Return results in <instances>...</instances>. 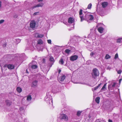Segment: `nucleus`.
<instances>
[{
  "mask_svg": "<svg viewBox=\"0 0 122 122\" xmlns=\"http://www.w3.org/2000/svg\"><path fill=\"white\" fill-rule=\"evenodd\" d=\"M83 18L84 19V20H86L88 22L89 20H93L94 17L93 15L90 14L89 13H87L85 14Z\"/></svg>",
  "mask_w": 122,
  "mask_h": 122,
  "instance_id": "3",
  "label": "nucleus"
},
{
  "mask_svg": "<svg viewBox=\"0 0 122 122\" xmlns=\"http://www.w3.org/2000/svg\"><path fill=\"white\" fill-rule=\"evenodd\" d=\"M1 1H0V8L1 6Z\"/></svg>",
  "mask_w": 122,
  "mask_h": 122,
  "instance_id": "51",
  "label": "nucleus"
},
{
  "mask_svg": "<svg viewBox=\"0 0 122 122\" xmlns=\"http://www.w3.org/2000/svg\"><path fill=\"white\" fill-rule=\"evenodd\" d=\"M43 0H38V2H40L41 1H42Z\"/></svg>",
  "mask_w": 122,
  "mask_h": 122,
  "instance_id": "53",
  "label": "nucleus"
},
{
  "mask_svg": "<svg viewBox=\"0 0 122 122\" xmlns=\"http://www.w3.org/2000/svg\"><path fill=\"white\" fill-rule=\"evenodd\" d=\"M17 17V16L16 15L15 16H14V17H15V18H16Z\"/></svg>",
  "mask_w": 122,
  "mask_h": 122,
  "instance_id": "55",
  "label": "nucleus"
},
{
  "mask_svg": "<svg viewBox=\"0 0 122 122\" xmlns=\"http://www.w3.org/2000/svg\"><path fill=\"white\" fill-rule=\"evenodd\" d=\"M92 77L95 78L99 76V71L96 68H93L92 70Z\"/></svg>",
  "mask_w": 122,
  "mask_h": 122,
  "instance_id": "5",
  "label": "nucleus"
},
{
  "mask_svg": "<svg viewBox=\"0 0 122 122\" xmlns=\"http://www.w3.org/2000/svg\"><path fill=\"white\" fill-rule=\"evenodd\" d=\"M118 57V55L117 53L116 54L115 56V58L116 59H117Z\"/></svg>",
  "mask_w": 122,
  "mask_h": 122,
  "instance_id": "37",
  "label": "nucleus"
},
{
  "mask_svg": "<svg viewBox=\"0 0 122 122\" xmlns=\"http://www.w3.org/2000/svg\"><path fill=\"white\" fill-rule=\"evenodd\" d=\"M29 7H28V8H28V9H29Z\"/></svg>",
  "mask_w": 122,
  "mask_h": 122,
  "instance_id": "60",
  "label": "nucleus"
},
{
  "mask_svg": "<svg viewBox=\"0 0 122 122\" xmlns=\"http://www.w3.org/2000/svg\"><path fill=\"white\" fill-rule=\"evenodd\" d=\"M111 57V56H110L108 54H107L105 56V58L106 59H107L109 58H110Z\"/></svg>",
  "mask_w": 122,
  "mask_h": 122,
  "instance_id": "30",
  "label": "nucleus"
},
{
  "mask_svg": "<svg viewBox=\"0 0 122 122\" xmlns=\"http://www.w3.org/2000/svg\"><path fill=\"white\" fill-rule=\"evenodd\" d=\"M82 9H80L79 12V15L81 19V21L82 22L84 20V19L83 18L84 16V15H82Z\"/></svg>",
  "mask_w": 122,
  "mask_h": 122,
  "instance_id": "9",
  "label": "nucleus"
},
{
  "mask_svg": "<svg viewBox=\"0 0 122 122\" xmlns=\"http://www.w3.org/2000/svg\"><path fill=\"white\" fill-rule=\"evenodd\" d=\"M51 92H47L46 96L44 98L47 104L51 107L53 105V100L52 97L51 96Z\"/></svg>",
  "mask_w": 122,
  "mask_h": 122,
  "instance_id": "2",
  "label": "nucleus"
},
{
  "mask_svg": "<svg viewBox=\"0 0 122 122\" xmlns=\"http://www.w3.org/2000/svg\"><path fill=\"white\" fill-rule=\"evenodd\" d=\"M4 21V20H0V24L3 23Z\"/></svg>",
  "mask_w": 122,
  "mask_h": 122,
  "instance_id": "43",
  "label": "nucleus"
},
{
  "mask_svg": "<svg viewBox=\"0 0 122 122\" xmlns=\"http://www.w3.org/2000/svg\"><path fill=\"white\" fill-rule=\"evenodd\" d=\"M108 3L106 2H104L102 4V6L103 8H105L107 7L108 5Z\"/></svg>",
  "mask_w": 122,
  "mask_h": 122,
  "instance_id": "19",
  "label": "nucleus"
},
{
  "mask_svg": "<svg viewBox=\"0 0 122 122\" xmlns=\"http://www.w3.org/2000/svg\"><path fill=\"white\" fill-rule=\"evenodd\" d=\"M92 5L91 3H90L88 5L87 8L89 9H90L91 8Z\"/></svg>",
  "mask_w": 122,
  "mask_h": 122,
  "instance_id": "32",
  "label": "nucleus"
},
{
  "mask_svg": "<svg viewBox=\"0 0 122 122\" xmlns=\"http://www.w3.org/2000/svg\"><path fill=\"white\" fill-rule=\"evenodd\" d=\"M36 62L35 61H32L29 65V68L33 70L37 68L38 66L36 65Z\"/></svg>",
  "mask_w": 122,
  "mask_h": 122,
  "instance_id": "4",
  "label": "nucleus"
},
{
  "mask_svg": "<svg viewBox=\"0 0 122 122\" xmlns=\"http://www.w3.org/2000/svg\"><path fill=\"white\" fill-rule=\"evenodd\" d=\"M122 71L121 70H120L117 71V73L119 74H120L121 73Z\"/></svg>",
  "mask_w": 122,
  "mask_h": 122,
  "instance_id": "41",
  "label": "nucleus"
},
{
  "mask_svg": "<svg viewBox=\"0 0 122 122\" xmlns=\"http://www.w3.org/2000/svg\"><path fill=\"white\" fill-rule=\"evenodd\" d=\"M6 43H4L3 45V47L4 48H5L6 46Z\"/></svg>",
  "mask_w": 122,
  "mask_h": 122,
  "instance_id": "40",
  "label": "nucleus"
},
{
  "mask_svg": "<svg viewBox=\"0 0 122 122\" xmlns=\"http://www.w3.org/2000/svg\"><path fill=\"white\" fill-rule=\"evenodd\" d=\"M64 61H63V59L61 58L60 59V60L59 61V63L61 65H62L63 64Z\"/></svg>",
  "mask_w": 122,
  "mask_h": 122,
  "instance_id": "29",
  "label": "nucleus"
},
{
  "mask_svg": "<svg viewBox=\"0 0 122 122\" xmlns=\"http://www.w3.org/2000/svg\"><path fill=\"white\" fill-rule=\"evenodd\" d=\"M58 71L59 74H60V73L61 71V69H60L59 70H58Z\"/></svg>",
  "mask_w": 122,
  "mask_h": 122,
  "instance_id": "48",
  "label": "nucleus"
},
{
  "mask_svg": "<svg viewBox=\"0 0 122 122\" xmlns=\"http://www.w3.org/2000/svg\"><path fill=\"white\" fill-rule=\"evenodd\" d=\"M24 4L25 5H29V3H28L27 1H25V2Z\"/></svg>",
  "mask_w": 122,
  "mask_h": 122,
  "instance_id": "42",
  "label": "nucleus"
},
{
  "mask_svg": "<svg viewBox=\"0 0 122 122\" xmlns=\"http://www.w3.org/2000/svg\"><path fill=\"white\" fill-rule=\"evenodd\" d=\"M108 122H112V120L110 119H109L108 120Z\"/></svg>",
  "mask_w": 122,
  "mask_h": 122,
  "instance_id": "49",
  "label": "nucleus"
},
{
  "mask_svg": "<svg viewBox=\"0 0 122 122\" xmlns=\"http://www.w3.org/2000/svg\"><path fill=\"white\" fill-rule=\"evenodd\" d=\"M100 99V97H97L96 98L95 101L97 103L99 104V103Z\"/></svg>",
  "mask_w": 122,
  "mask_h": 122,
  "instance_id": "25",
  "label": "nucleus"
},
{
  "mask_svg": "<svg viewBox=\"0 0 122 122\" xmlns=\"http://www.w3.org/2000/svg\"><path fill=\"white\" fill-rule=\"evenodd\" d=\"M107 83H106L102 87V88L101 89V90H105V89H106V86H107Z\"/></svg>",
  "mask_w": 122,
  "mask_h": 122,
  "instance_id": "26",
  "label": "nucleus"
},
{
  "mask_svg": "<svg viewBox=\"0 0 122 122\" xmlns=\"http://www.w3.org/2000/svg\"><path fill=\"white\" fill-rule=\"evenodd\" d=\"M68 21L69 23H72L74 22V20L73 18L71 17L68 18Z\"/></svg>",
  "mask_w": 122,
  "mask_h": 122,
  "instance_id": "16",
  "label": "nucleus"
},
{
  "mask_svg": "<svg viewBox=\"0 0 122 122\" xmlns=\"http://www.w3.org/2000/svg\"><path fill=\"white\" fill-rule=\"evenodd\" d=\"M16 43H18L20 42L21 40L19 39H16Z\"/></svg>",
  "mask_w": 122,
  "mask_h": 122,
  "instance_id": "35",
  "label": "nucleus"
},
{
  "mask_svg": "<svg viewBox=\"0 0 122 122\" xmlns=\"http://www.w3.org/2000/svg\"><path fill=\"white\" fill-rule=\"evenodd\" d=\"M102 83H100L97 86L94 87V90H96L100 86L102 85Z\"/></svg>",
  "mask_w": 122,
  "mask_h": 122,
  "instance_id": "28",
  "label": "nucleus"
},
{
  "mask_svg": "<svg viewBox=\"0 0 122 122\" xmlns=\"http://www.w3.org/2000/svg\"><path fill=\"white\" fill-rule=\"evenodd\" d=\"M26 49L27 50H30L31 51H33L34 50V48L32 45L31 44L30 45L29 47H27Z\"/></svg>",
  "mask_w": 122,
  "mask_h": 122,
  "instance_id": "21",
  "label": "nucleus"
},
{
  "mask_svg": "<svg viewBox=\"0 0 122 122\" xmlns=\"http://www.w3.org/2000/svg\"><path fill=\"white\" fill-rule=\"evenodd\" d=\"M78 58V56L76 55H73L71 56L70 57V60L73 61L77 60Z\"/></svg>",
  "mask_w": 122,
  "mask_h": 122,
  "instance_id": "10",
  "label": "nucleus"
},
{
  "mask_svg": "<svg viewBox=\"0 0 122 122\" xmlns=\"http://www.w3.org/2000/svg\"><path fill=\"white\" fill-rule=\"evenodd\" d=\"M32 99V97L31 95H29L27 96V97L26 100L28 101H30Z\"/></svg>",
  "mask_w": 122,
  "mask_h": 122,
  "instance_id": "23",
  "label": "nucleus"
},
{
  "mask_svg": "<svg viewBox=\"0 0 122 122\" xmlns=\"http://www.w3.org/2000/svg\"><path fill=\"white\" fill-rule=\"evenodd\" d=\"M97 30L99 33H102L103 32L104 28L102 27H99L98 28Z\"/></svg>",
  "mask_w": 122,
  "mask_h": 122,
  "instance_id": "18",
  "label": "nucleus"
},
{
  "mask_svg": "<svg viewBox=\"0 0 122 122\" xmlns=\"http://www.w3.org/2000/svg\"><path fill=\"white\" fill-rule=\"evenodd\" d=\"M74 24H73V27H71V29H69V30H72V29H73L74 28Z\"/></svg>",
  "mask_w": 122,
  "mask_h": 122,
  "instance_id": "39",
  "label": "nucleus"
},
{
  "mask_svg": "<svg viewBox=\"0 0 122 122\" xmlns=\"http://www.w3.org/2000/svg\"><path fill=\"white\" fill-rule=\"evenodd\" d=\"M24 122H26L25 121H24Z\"/></svg>",
  "mask_w": 122,
  "mask_h": 122,
  "instance_id": "59",
  "label": "nucleus"
},
{
  "mask_svg": "<svg viewBox=\"0 0 122 122\" xmlns=\"http://www.w3.org/2000/svg\"><path fill=\"white\" fill-rule=\"evenodd\" d=\"M43 43V41L42 39H38L37 41V44L39 45H41Z\"/></svg>",
  "mask_w": 122,
  "mask_h": 122,
  "instance_id": "22",
  "label": "nucleus"
},
{
  "mask_svg": "<svg viewBox=\"0 0 122 122\" xmlns=\"http://www.w3.org/2000/svg\"><path fill=\"white\" fill-rule=\"evenodd\" d=\"M71 51V50L68 49H66L65 50V52L67 54H69Z\"/></svg>",
  "mask_w": 122,
  "mask_h": 122,
  "instance_id": "27",
  "label": "nucleus"
},
{
  "mask_svg": "<svg viewBox=\"0 0 122 122\" xmlns=\"http://www.w3.org/2000/svg\"><path fill=\"white\" fill-rule=\"evenodd\" d=\"M34 36L36 37L42 38L43 37L44 35L37 33L34 34Z\"/></svg>",
  "mask_w": 122,
  "mask_h": 122,
  "instance_id": "15",
  "label": "nucleus"
},
{
  "mask_svg": "<svg viewBox=\"0 0 122 122\" xmlns=\"http://www.w3.org/2000/svg\"><path fill=\"white\" fill-rule=\"evenodd\" d=\"M16 90L19 93H20L22 91V88L19 87H18L16 88Z\"/></svg>",
  "mask_w": 122,
  "mask_h": 122,
  "instance_id": "24",
  "label": "nucleus"
},
{
  "mask_svg": "<svg viewBox=\"0 0 122 122\" xmlns=\"http://www.w3.org/2000/svg\"><path fill=\"white\" fill-rule=\"evenodd\" d=\"M48 43L49 44H51V40H47Z\"/></svg>",
  "mask_w": 122,
  "mask_h": 122,
  "instance_id": "44",
  "label": "nucleus"
},
{
  "mask_svg": "<svg viewBox=\"0 0 122 122\" xmlns=\"http://www.w3.org/2000/svg\"><path fill=\"white\" fill-rule=\"evenodd\" d=\"M66 77V76L62 74L60 77H58V79L60 82H62L64 81Z\"/></svg>",
  "mask_w": 122,
  "mask_h": 122,
  "instance_id": "7",
  "label": "nucleus"
},
{
  "mask_svg": "<svg viewBox=\"0 0 122 122\" xmlns=\"http://www.w3.org/2000/svg\"><path fill=\"white\" fill-rule=\"evenodd\" d=\"M95 53L93 52H91L90 54V55L92 57L95 54Z\"/></svg>",
  "mask_w": 122,
  "mask_h": 122,
  "instance_id": "38",
  "label": "nucleus"
},
{
  "mask_svg": "<svg viewBox=\"0 0 122 122\" xmlns=\"http://www.w3.org/2000/svg\"><path fill=\"white\" fill-rule=\"evenodd\" d=\"M26 73H28V72L27 71V69L26 70Z\"/></svg>",
  "mask_w": 122,
  "mask_h": 122,
  "instance_id": "54",
  "label": "nucleus"
},
{
  "mask_svg": "<svg viewBox=\"0 0 122 122\" xmlns=\"http://www.w3.org/2000/svg\"><path fill=\"white\" fill-rule=\"evenodd\" d=\"M16 56L19 57L22 60L25 59L26 56L24 53L19 55H5L3 58V59L5 62L6 61H10L12 59H15Z\"/></svg>",
  "mask_w": 122,
  "mask_h": 122,
  "instance_id": "1",
  "label": "nucleus"
},
{
  "mask_svg": "<svg viewBox=\"0 0 122 122\" xmlns=\"http://www.w3.org/2000/svg\"><path fill=\"white\" fill-rule=\"evenodd\" d=\"M77 37L76 36H74L73 38H71L70 40L71 43H75L77 42Z\"/></svg>",
  "mask_w": 122,
  "mask_h": 122,
  "instance_id": "12",
  "label": "nucleus"
},
{
  "mask_svg": "<svg viewBox=\"0 0 122 122\" xmlns=\"http://www.w3.org/2000/svg\"><path fill=\"white\" fill-rule=\"evenodd\" d=\"M71 50H72L73 51L75 50V49L74 47H72L71 48Z\"/></svg>",
  "mask_w": 122,
  "mask_h": 122,
  "instance_id": "45",
  "label": "nucleus"
},
{
  "mask_svg": "<svg viewBox=\"0 0 122 122\" xmlns=\"http://www.w3.org/2000/svg\"><path fill=\"white\" fill-rule=\"evenodd\" d=\"M6 66L9 69H14V66L12 64H10L8 65H7Z\"/></svg>",
  "mask_w": 122,
  "mask_h": 122,
  "instance_id": "14",
  "label": "nucleus"
},
{
  "mask_svg": "<svg viewBox=\"0 0 122 122\" xmlns=\"http://www.w3.org/2000/svg\"><path fill=\"white\" fill-rule=\"evenodd\" d=\"M98 24H97V26H96V27H98Z\"/></svg>",
  "mask_w": 122,
  "mask_h": 122,
  "instance_id": "56",
  "label": "nucleus"
},
{
  "mask_svg": "<svg viewBox=\"0 0 122 122\" xmlns=\"http://www.w3.org/2000/svg\"><path fill=\"white\" fill-rule=\"evenodd\" d=\"M81 113V112L80 111H78L77 112L76 115L78 116H80Z\"/></svg>",
  "mask_w": 122,
  "mask_h": 122,
  "instance_id": "33",
  "label": "nucleus"
},
{
  "mask_svg": "<svg viewBox=\"0 0 122 122\" xmlns=\"http://www.w3.org/2000/svg\"><path fill=\"white\" fill-rule=\"evenodd\" d=\"M5 102L6 103L7 105L8 106H10L12 103L11 101L8 100H6L5 101Z\"/></svg>",
  "mask_w": 122,
  "mask_h": 122,
  "instance_id": "20",
  "label": "nucleus"
},
{
  "mask_svg": "<svg viewBox=\"0 0 122 122\" xmlns=\"http://www.w3.org/2000/svg\"><path fill=\"white\" fill-rule=\"evenodd\" d=\"M44 4L42 3H39L33 6L32 7V9H34L36 7H42L43 5Z\"/></svg>",
  "mask_w": 122,
  "mask_h": 122,
  "instance_id": "13",
  "label": "nucleus"
},
{
  "mask_svg": "<svg viewBox=\"0 0 122 122\" xmlns=\"http://www.w3.org/2000/svg\"><path fill=\"white\" fill-rule=\"evenodd\" d=\"M100 49V47H98L97 48H96V49H97V50H98V49L99 50V49Z\"/></svg>",
  "mask_w": 122,
  "mask_h": 122,
  "instance_id": "52",
  "label": "nucleus"
},
{
  "mask_svg": "<svg viewBox=\"0 0 122 122\" xmlns=\"http://www.w3.org/2000/svg\"><path fill=\"white\" fill-rule=\"evenodd\" d=\"M86 38V37L85 36H84V38Z\"/></svg>",
  "mask_w": 122,
  "mask_h": 122,
  "instance_id": "57",
  "label": "nucleus"
},
{
  "mask_svg": "<svg viewBox=\"0 0 122 122\" xmlns=\"http://www.w3.org/2000/svg\"><path fill=\"white\" fill-rule=\"evenodd\" d=\"M122 80V78L120 79L119 80V83H121V81Z\"/></svg>",
  "mask_w": 122,
  "mask_h": 122,
  "instance_id": "50",
  "label": "nucleus"
},
{
  "mask_svg": "<svg viewBox=\"0 0 122 122\" xmlns=\"http://www.w3.org/2000/svg\"><path fill=\"white\" fill-rule=\"evenodd\" d=\"M46 62V60L44 58H43L42 60V63L43 64H44Z\"/></svg>",
  "mask_w": 122,
  "mask_h": 122,
  "instance_id": "36",
  "label": "nucleus"
},
{
  "mask_svg": "<svg viewBox=\"0 0 122 122\" xmlns=\"http://www.w3.org/2000/svg\"><path fill=\"white\" fill-rule=\"evenodd\" d=\"M101 122L100 121H98V122Z\"/></svg>",
  "mask_w": 122,
  "mask_h": 122,
  "instance_id": "58",
  "label": "nucleus"
},
{
  "mask_svg": "<svg viewBox=\"0 0 122 122\" xmlns=\"http://www.w3.org/2000/svg\"><path fill=\"white\" fill-rule=\"evenodd\" d=\"M39 12H37L34 13L33 14V16H35L36 15H39Z\"/></svg>",
  "mask_w": 122,
  "mask_h": 122,
  "instance_id": "34",
  "label": "nucleus"
},
{
  "mask_svg": "<svg viewBox=\"0 0 122 122\" xmlns=\"http://www.w3.org/2000/svg\"><path fill=\"white\" fill-rule=\"evenodd\" d=\"M83 41L85 43H87L88 42V41H87V40H86L85 39V40H84Z\"/></svg>",
  "mask_w": 122,
  "mask_h": 122,
  "instance_id": "46",
  "label": "nucleus"
},
{
  "mask_svg": "<svg viewBox=\"0 0 122 122\" xmlns=\"http://www.w3.org/2000/svg\"><path fill=\"white\" fill-rule=\"evenodd\" d=\"M36 24V22L34 20H32L30 23V26L31 28H34L35 27Z\"/></svg>",
  "mask_w": 122,
  "mask_h": 122,
  "instance_id": "8",
  "label": "nucleus"
},
{
  "mask_svg": "<svg viewBox=\"0 0 122 122\" xmlns=\"http://www.w3.org/2000/svg\"><path fill=\"white\" fill-rule=\"evenodd\" d=\"M122 40V38H118L117 40V43H121Z\"/></svg>",
  "mask_w": 122,
  "mask_h": 122,
  "instance_id": "31",
  "label": "nucleus"
},
{
  "mask_svg": "<svg viewBox=\"0 0 122 122\" xmlns=\"http://www.w3.org/2000/svg\"><path fill=\"white\" fill-rule=\"evenodd\" d=\"M116 83H114L112 85V87H114L115 86V85H116Z\"/></svg>",
  "mask_w": 122,
  "mask_h": 122,
  "instance_id": "47",
  "label": "nucleus"
},
{
  "mask_svg": "<svg viewBox=\"0 0 122 122\" xmlns=\"http://www.w3.org/2000/svg\"><path fill=\"white\" fill-rule=\"evenodd\" d=\"M49 60L50 61L52 62L50 65V67H51L52 65L53 64V63L54 62V59L53 57L52 56L50 57L49 59Z\"/></svg>",
  "mask_w": 122,
  "mask_h": 122,
  "instance_id": "17",
  "label": "nucleus"
},
{
  "mask_svg": "<svg viewBox=\"0 0 122 122\" xmlns=\"http://www.w3.org/2000/svg\"><path fill=\"white\" fill-rule=\"evenodd\" d=\"M38 81L36 80H35L33 81L31 83V86L32 87H36L37 86V83Z\"/></svg>",
  "mask_w": 122,
  "mask_h": 122,
  "instance_id": "11",
  "label": "nucleus"
},
{
  "mask_svg": "<svg viewBox=\"0 0 122 122\" xmlns=\"http://www.w3.org/2000/svg\"><path fill=\"white\" fill-rule=\"evenodd\" d=\"M60 118L61 119H63L66 121L68 120V118L66 114H61Z\"/></svg>",
  "mask_w": 122,
  "mask_h": 122,
  "instance_id": "6",
  "label": "nucleus"
}]
</instances>
